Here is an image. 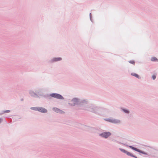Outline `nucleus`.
Instances as JSON below:
<instances>
[{
    "label": "nucleus",
    "instance_id": "f257e3e1",
    "mask_svg": "<svg viewBox=\"0 0 158 158\" xmlns=\"http://www.w3.org/2000/svg\"><path fill=\"white\" fill-rule=\"evenodd\" d=\"M33 109L35 110H38L41 112L46 113L47 112V110L42 107H38Z\"/></svg>",
    "mask_w": 158,
    "mask_h": 158
},
{
    "label": "nucleus",
    "instance_id": "f03ea898",
    "mask_svg": "<svg viewBox=\"0 0 158 158\" xmlns=\"http://www.w3.org/2000/svg\"><path fill=\"white\" fill-rule=\"evenodd\" d=\"M111 135V133L109 132H105L103 133L102 134H101L100 135L105 138H107L110 136Z\"/></svg>",
    "mask_w": 158,
    "mask_h": 158
},
{
    "label": "nucleus",
    "instance_id": "7ed1b4c3",
    "mask_svg": "<svg viewBox=\"0 0 158 158\" xmlns=\"http://www.w3.org/2000/svg\"><path fill=\"white\" fill-rule=\"evenodd\" d=\"M53 110L55 112H56L57 113H62L64 112L63 111H62L56 108H53Z\"/></svg>",
    "mask_w": 158,
    "mask_h": 158
},
{
    "label": "nucleus",
    "instance_id": "20e7f679",
    "mask_svg": "<svg viewBox=\"0 0 158 158\" xmlns=\"http://www.w3.org/2000/svg\"><path fill=\"white\" fill-rule=\"evenodd\" d=\"M62 59L60 57H57V58H53L52 60V62H55L58 61H60Z\"/></svg>",
    "mask_w": 158,
    "mask_h": 158
},
{
    "label": "nucleus",
    "instance_id": "39448f33",
    "mask_svg": "<svg viewBox=\"0 0 158 158\" xmlns=\"http://www.w3.org/2000/svg\"><path fill=\"white\" fill-rule=\"evenodd\" d=\"M129 147L130 148H131L132 149L134 150H135V151H136L138 152H141V153H142V151L140 150H139V149H138L136 148H135L132 146H129Z\"/></svg>",
    "mask_w": 158,
    "mask_h": 158
},
{
    "label": "nucleus",
    "instance_id": "423d86ee",
    "mask_svg": "<svg viewBox=\"0 0 158 158\" xmlns=\"http://www.w3.org/2000/svg\"><path fill=\"white\" fill-rule=\"evenodd\" d=\"M56 98L60 99H64V98L61 95L58 94H56Z\"/></svg>",
    "mask_w": 158,
    "mask_h": 158
},
{
    "label": "nucleus",
    "instance_id": "0eeeda50",
    "mask_svg": "<svg viewBox=\"0 0 158 158\" xmlns=\"http://www.w3.org/2000/svg\"><path fill=\"white\" fill-rule=\"evenodd\" d=\"M126 154L128 156H132V157H134L135 158H137V157H135V156H134L132 154H131V153H130V152H128L127 151Z\"/></svg>",
    "mask_w": 158,
    "mask_h": 158
},
{
    "label": "nucleus",
    "instance_id": "6e6552de",
    "mask_svg": "<svg viewBox=\"0 0 158 158\" xmlns=\"http://www.w3.org/2000/svg\"><path fill=\"white\" fill-rule=\"evenodd\" d=\"M151 60L152 61H157L158 60L155 57H153L152 58Z\"/></svg>",
    "mask_w": 158,
    "mask_h": 158
},
{
    "label": "nucleus",
    "instance_id": "1a4fd4ad",
    "mask_svg": "<svg viewBox=\"0 0 158 158\" xmlns=\"http://www.w3.org/2000/svg\"><path fill=\"white\" fill-rule=\"evenodd\" d=\"M56 94H50V96L52 97L56 98Z\"/></svg>",
    "mask_w": 158,
    "mask_h": 158
},
{
    "label": "nucleus",
    "instance_id": "9d476101",
    "mask_svg": "<svg viewBox=\"0 0 158 158\" xmlns=\"http://www.w3.org/2000/svg\"><path fill=\"white\" fill-rule=\"evenodd\" d=\"M132 75L137 78H139V76L137 74L134 73V74H132Z\"/></svg>",
    "mask_w": 158,
    "mask_h": 158
},
{
    "label": "nucleus",
    "instance_id": "9b49d317",
    "mask_svg": "<svg viewBox=\"0 0 158 158\" xmlns=\"http://www.w3.org/2000/svg\"><path fill=\"white\" fill-rule=\"evenodd\" d=\"M120 150L122 152H124V153H126L127 151H126L125 150L123 149H120Z\"/></svg>",
    "mask_w": 158,
    "mask_h": 158
},
{
    "label": "nucleus",
    "instance_id": "f8f14e48",
    "mask_svg": "<svg viewBox=\"0 0 158 158\" xmlns=\"http://www.w3.org/2000/svg\"><path fill=\"white\" fill-rule=\"evenodd\" d=\"M152 79L153 80H154L155 79V78H156V76L155 75H152Z\"/></svg>",
    "mask_w": 158,
    "mask_h": 158
},
{
    "label": "nucleus",
    "instance_id": "ddd939ff",
    "mask_svg": "<svg viewBox=\"0 0 158 158\" xmlns=\"http://www.w3.org/2000/svg\"><path fill=\"white\" fill-rule=\"evenodd\" d=\"M129 62L131 64H134L135 63L134 61H133V60L130 61Z\"/></svg>",
    "mask_w": 158,
    "mask_h": 158
},
{
    "label": "nucleus",
    "instance_id": "4468645a",
    "mask_svg": "<svg viewBox=\"0 0 158 158\" xmlns=\"http://www.w3.org/2000/svg\"><path fill=\"white\" fill-rule=\"evenodd\" d=\"M109 121L110 122H112L113 123H119V121H117L116 122H115V121L114 122V121H110V120H109Z\"/></svg>",
    "mask_w": 158,
    "mask_h": 158
},
{
    "label": "nucleus",
    "instance_id": "2eb2a0df",
    "mask_svg": "<svg viewBox=\"0 0 158 158\" xmlns=\"http://www.w3.org/2000/svg\"><path fill=\"white\" fill-rule=\"evenodd\" d=\"M123 111L126 113H129V111H128V110H123Z\"/></svg>",
    "mask_w": 158,
    "mask_h": 158
},
{
    "label": "nucleus",
    "instance_id": "dca6fc26",
    "mask_svg": "<svg viewBox=\"0 0 158 158\" xmlns=\"http://www.w3.org/2000/svg\"><path fill=\"white\" fill-rule=\"evenodd\" d=\"M76 100H77L76 99H73V100L72 101V102H74V101H76Z\"/></svg>",
    "mask_w": 158,
    "mask_h": 158
},
{
    "label": "nucleus",
    "instance_id": "f3484780",
    "mask_svg": "<svg viewBox=\"0 0 158 158\" xmlns=\"http://www.w3.org/2000/svg\"><path fill=\"white\" fill-rule=\"evenodd\" d=\"M10 112V111L9 110H7V111H6V112Z\"/></svg>",
    "mask_w": 158,
    "mask_h": 158
},
{
    "label": "nucleus",
    "instance_id": "a211bd4d",
    "mask_svg": "<svg viewBox=\"0 0 158 158\" xmlns=\"http://www.w3.org/2000/svg\"><path fill=\"white\" fill-rule=\"evenodd\" d=\"M1 122V119H0V122Z\"/></svg>",
    "mask_w": 158,
    "mask_h": 158
}]
</instances>
